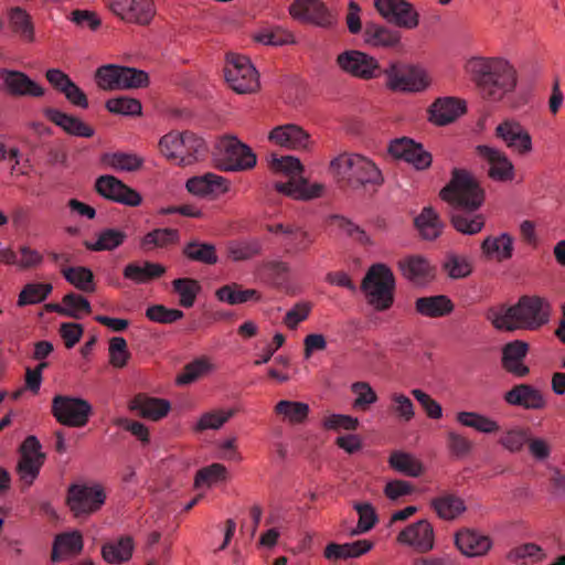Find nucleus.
Listing matches in <instances>:
<instances>
[{
    "instance_id": "a18cd8bd",
    "label": "nucleus",
    "mask_w": 565,
    "mask_h": 565,
    "mask_svg": "<svg viewBox=\"0 0 565 565\" xmlns=\"http://www.w3.org/2000/svg\"><path fill=\"white\" fill-rule=\"evenodd\" d=\"M441 268L451 279H462L472 273V264L468 256L447 252Z\"/></svg>"
},
{
    "instance_id": "a19ab883",
    "label": "nucleus",
    "mask_w": 565,
    "mask_h": 565,
    "mask_svg": "<svg viewBox=\"0 0 565 565\" xmlns=\"http://www.w3.org/2000/svg\"><path fill=\"white\" fill-rule=\"evenodd\" d=\"M103 164L115 171L134 172L139 170L143 164V159L136 153L128 152H106L102 156Z\"/></svg>"
},
{
    "instance_id": "bb28decb",
    "label": "nucleus",
    "mask_w": 565,
    "mask_h": 565,
    "mask_svg": "<svg viewBox=\"0 0 565 565\" xmlns=\"http://www.w3.org/2000/svg\"><path fill=\"white\" fill-rule=\"evenodd\" d=\"M504 401L512 406H520L530 411H539L546 405L541 391L529 384L514 385L504 394Z\"/></svg>"
},
{
    "instance_id": "c85d7f7f",
    "label": "nucleus",
    "mask_w": 565,
    "mask_h": 565,
    "mask_svg": "<svg viewBox=\"0 0 565 565\" xmlns=\"http://www.w3.org/2000/svg\"><path fill=\"white\" fill-rule=\"evenodd\" d=\"M455 544L468 557L482 556L487 554L492 545L489 536L469 529L457 532Z\"/></svg>"
},
{
    "instance_id": "5701e85b",
    "label": "nucleus",
    "mask_w": 565,
    "mask_h": 565,
    "mask_svg": "<svg viewBox=\"0 0 565 565\" xmlns=\"http://www.w3.org/2000/svg\"><path fill=\"white\" fill-rule=\"evenodd\" d=\"M290 14L298 20L309 22L321 28L333 25V15L319 0H296L290 6Z\"/></svg>"
},
{
    "instance_id": "f704fd0d",
    "label": "nucleus",
    "mask_w": 565,
    "mask_h": 565,
    "mask_svg": "<svg viewBox=\"0 0 565 565\" xmlns=\"http://www.w3.org/2000/svg\"><path fill=\"white\" fill-rule=\"evenodd\" d=\"M373 547L369 540H358L351 543H329L323 551V556L330 562L345 561L356 558L367 553Z\"/></svg>"
},
{
    "instance_id": "4c0bfd02",
    "label": "nucleus",
    "mask_w": 565,
    "mask_h": 565,
    "mask_svg": "<svg viewBox=\"0 0 565 565\" xmlns=\"http://www.w3.org/2000/svg\"><path fill=\"white\" fill-rule=\"evenodd\" d=\"M431 507L443 520H455L466 511L465 501L454 493H443L431 500Z\"/></svg>"
},
{
    "instance_id": "f257e3e1",
    "label": "nucleus",
    "mask_w": 565,
    "mask_h": 565,
    "mask_svg": "<svg viewBox=\"0 0 565 565\" xmlns=\"http://www.w3.org/2000/svg\"><path fill=\"white\" fill-rule=\"evenodd\" d=\"M440 198L450 206V222L457 232L465 235L481 232L486 218L477 211L484 201V191L470 172L455 168L450 181L440 191Z\"/></svg>"
},
{
    "instance_id": "49530a36",
    "label": "nucleus",
    "mask_w": 565,
    "mask_h": 565,
    "mask_svg": "<svg viewBox=\"0 0 565 565\" xmlns=\"http://www.w3.org/2000/svg\"><path fill=\"white\" fill-rule=\"evenodd\" d=\"M9 22L15 34L25 42L35 41L34 25L31 15L20 7L12 8L9 13Z\"/></svg>"
},
{
    "instance_id": "58836bf2",
    "label": "nucleus",
    "mask_w": 565,
    "mask_h": 565,
    "mask_svg": "<svg viewBox=\"0 0 565 565\" xmlns=\"http://www.w3.org/2000/svg\"><path fill=\"white\" fill-rule=\"evenodd\" d=\"M403 276L413 281L422 282L431 276V267L426 258L415 255L398 262Z\"/></svg>"
},
{
    "instance_id": "20e7f679",
    "label": "nucleus",
    "mask_w": 565,
    "mask_h": 565,
    "mask_svg": "<svg viewBox=\"0 0 565 565\" xmlns=\"http://www.w3.org/2000/svg\"><path fill=\"white\" fill-rule=\"evenodd\" d=\"M330 169L340 188L356 190L383 183L380 169L369 158L356 153H344L331 161Z\"/></svg>"
},
{
    "instance_id": "3c124183",
    "label": "nucleus",
    "mask_w": 565,
    "mask_h": 565,
    "mask_svg": "<svg viewBox=\"0 0 565 565\" xmlns=\"http://www.w3.org/2000/svg\"><path fill=\"white\" fill-rule=\"evenodd\" d=\"M127 234L117 228H106L99 232L97 241L84 242L87 249L93 252L114 250L119 247L126 239Z\"/></svg>"
},
{
    "instance_id": "dca6fc26",
    "label": "nucleus",
    "mask_w": 565,
    "mask_h": 565,
    "mask_svg": "<svg viewBox=\"0 0 565 565\" xmlns=\"http://www.w3.org/2000/svg\"><path fill=\"white\" fill-rule=\"evenodd\" d=\"M337 64L344 73L362 79L376 77L380 70L374 57L356 50H348L339 54Z\"/></svg>"
},
{
    "instance_id": "de8ad7c7",
    "label": "nucleus",
    "mask_w": 565,
    "mask_h": 565,
    "mask_svg": "<svg viewBox=\"0 0 565 565\" xmlns=\"http://www.w3.org/2000/svg\"><path fill=\"white\" fill-rule=\"evenodd\" d=\"M161 153L179 166H189L190 157L182 154V138L180 132L171 131L159 141Z\"/></svg>"
},
{
    "instance_id": "1a4fd4ad",
    "label": "nucleus",
    "mask_w": 565,
    "mask_h": 565,
    "mask_svg": "<svg viewBox=\"0 0 565 565\" xmlns=\"http://www.w3.org/2000/svg\"><path fill=\"white\" fill-rule=\"evenodd\" d=\"M224 76L233 90L250 94L258 89L259 78L248 57L231 53L226 57Z\"/></svg>"
},
{
    "instance_id": "f03ea898",
    "label": "nucleus",
    "mask_w": 565,
    "mask_h": 565,
    "mask_svg": "<svg viewBox=\"0 0 565 565\" xmlns=\"http://www.w3.org/2000/svg\"><path fill=\"white\" fill-rule=\"evenodd\" d=\"M550 303L539 296H522L513 306L502 305L487 311V319L500 331H536L550 321Z\"/></svg>"
},
{
    "instance_id": "09e8293b",
    "label": "nucleus",
    "mask_w": 565,
    "mask_h": 565,
    "mask_svg": "<svg viewBox=\"0 0 565 565\" xmlns=\"http://www.w3.org/2000/svg\"><path fill=\"white\" fill-rule=\"evenodd\" d=\"M390 466L408 477H419L424 472L423 463L413 455L404 451H393L388 459Z\"/></svg>"
},
{
    "instance_id": "f3484780",
    "label": "nucleus",
    "mask_w": 565,
    "mask_h": 565,
    "mask_svg": "<svg viewBox=\"0 0 565 565\" xmlns=\"http://www.w3.org/2000/svg\"><path fill=\"white\" fill-rule=\"evenodd\" d=\"M95 190L103 198L128 206H138L142 200L137 191L110 174L97 178Z\"/></svg>"
},
{
    "instance_id": "423d86ee",
    "label": "nucleus",
    "mask_w": 565,
    "mask_h": 565,
    "mask_svg": "<svg viewBox=\"0 0 565 565\" xmlns=\"http://www.w3.org/2000/svg\"><path fill=\"white\" fill-rule=\"evenodd\" d=\"M361 289L365 292L369 305L377 311H384L394 302L395 277L384 264H375L365 274Z\"/></svg>"
},
{
    "instance_id": "a878e982",
    "label": "nucleus",
    "mask_w": 565,
    "mask_h": 565,
    "mask_svg": "<svg viewBox=\"0 0 565 565\" xmlns=\"http://www.w3.org/2000/svg\"><path fill=\"white\" fill-rule=\"evenodd\" d=\"M466 113V103L456 97L437 98L429 107V120L438 126L455 121Z\"/></svg>"
},
{
    "instance_id": "6e6552de",
    "label": "nucleus",
    "mask_w": 565,
    "mask_h": 565,
    "mask_svg": "<svg viewBox=\"0 0 565 565\" xmlns=\"http://www.w3.org/2000/svg\"><path fill=\"white\" fill-rule=\"evenodd\" d=\"M96 81L103 89H131L148 85L149 77L143 71L108 64L96 71Z\"/></svg>"
},
{
    "instance_id": "e2e57ef3",
    "label": "nucleus",
    "mask_w": 565,
    "mask_h": 565,
    "mask_svg": "<svg viewBox=\"0 0 565 565\" xmlns=\"http://www.w3.org/2000/svg\"><path fill=\"white\" fill-rule=\"evenodd\" d=\"M351 392L356 396L353 407L358 411H367L377 401V395L372 386L364 381L354 382Z\"/></svg>"
},
{
    "instance_id": "2f4dec72",
    "label": "nucleus",
    "mask_w": 565,
    "mask_h": 565,
    "mask_svg": "<svg viewBox=\"0 0 565 565\" xmlns=\"http://www.w3.org/2000/svg\"><path fill=\"white\" fill-rule=\"evenodd\" d=\"M135 542L130 535H121L110 540L102 546L103 559L111 565H120L128 562L134 553Z\"/></svg>"
},
{
    "instance_id": "603ef678",
    "label": "nucleus",
    "mask_w": 565,
    "mask_h": 565,
    "mask_svg": "<svg viewBox=\"0 0 565 565\" xmlns=\"http://www.w3.org/2000/svg\"><path fill=\"white\" fill-rule=\"evenodd\" d=\"M216 297L220 301L228 305L245 303L253 299H258V292L255 289H243L238 284L225 285L216 290Z\"/></svg>"
},
{
    "instance_id": "6ab92c4d",
    "label": "nucleus",
    "mask_w": 565,
    "mask_h": 565,
    "mask_svg": "<svg viewBox=\"0 0 565 565\" xmlns=\"http://www.w3.org/2000/svg\"><path fill=\"white\" fill-rule=\"evenodd\" d=\"M495 137L512 151L524 156L532 151V137L518 121L504 120L495 128Z\"/></svg>"
},
{
    "instance_id": "052dcab7",
    "label": "nucleus",
    "mask_w": 565,
    "mask_h": 565,
    "mask_svg": "<svg viewBox=\"0 0 565 565\" xmlns=\"http://www.w3.org/2000/svg\"><path fill=\"white\" fill-rule=\"evenodd\" d=\"M235 414V409H214L204 413L196 425L194 426L195 431H203L206 429H218L221 428L231 417Z\"/></svg>"
},
{
    "instance_id": "e433bc0d",
    "label": "nucleus",
    "mask_w": 565,
    "mask_h": 565,
    "mask_svg": "<svg viewBox=\"0 0 565 565\" xmlns=\"http://www.w3.org/2000/svg\"><path fill=\"white\" fill-rule=\"evenodd\" d=\"M415 308L422 316L437 318L450 313L454 305L447 296L437 295L417 298Z\"/></svg>"
},
{
    "instance_id": "4d7b16f0",
    "label": "nucleus",
    "mask_w": 565,
    "mask_h": 565,
    "mask_svg": "<svg viewBox=\"0 0 565 565\" xmlns=\"http://www.w3.org/2000/svg\"><path fill=\"white\" fill-rule=\"evenodd\" d=\"M182 138V154L190 157L189 164L203 159L207 153V147L203 138L192 131L180 132Z\"/></svg>"
},
{
    "instance_id": "412c9836",
    "label": "nucleus",
    "mask_w": 565,
    "mask_h": 565,
    "mask_svg": "<svg viewBox=\"0 0 565 565\" xmlns=\"http://www.w3.org/2000/svg\"><path fill=\"white\" fill-rule=\"evenodd\" d=\"M478 154L489 164L488 175L499 182H510L514 179V166L508 156L493 147L478 146Z\"/></svg>"
},
{
    "instance_id": "4468645a",
    "label": "nucleus",
    "mask_w": 565,
    "mask_h": 565,
    "mask_svg": "<svg viewBox=\"0 0 565 565\" xmlns=\"http://www.w3.org/2000/svg\"><path fill=\"white\" fill-rule=\"evenodd\" d=\"M265 228L271 234L282 236L281 244L285 254L290 256L308 252L316 242L313 233L296 223H271L266 224Z\"/></svg>"
},
{
    "instance_id": "6e6d98bb",
    "label": "nucleus",
    "mask_w": 565,
    "mask_h": 565,
    "mask_svg": "<svg viewBox=\"0 0 565 565\" xmlns=\"http://www.w3.org/2000/svg\"><path fill=\"white\" fill-rule=\"evenodd\" d=\"M457 422L462 426L470 427L477 431L491 434L499 430V425L495 420L475 412H460L457 414Z\"/></svg>"
},
{
    "instance_id": "5fc2aeb1",
    "label": "nucleus",
    "mask_w": 565,
    "mask_h": 565,
    "mask_svg": "<svg viewBox=\"0 0 565 565\" xmlns=\"http://www.w3.org/2000/svg\"><path fill=\"white\" fill-rule=\"evenodd\" d=\"M83 550V537L79 532L64 533L56 536L51 558L62 561V552L79 553Z\"/></svg>"
},
{
    "instance_id": "0eeeda50",
    "label": "nucleus",
    "mask_w": 565,
    "mask_h": 565,
    "mask_svg": "<svg viewBox=\"0 0 565 565\" xmlns=\"http://www.w3.org/2000/svg\"><path fill=\"white\" fill-rule=\"evenodd\" d=\"M216 149V167L222 171H243L256 166L253 150L235 137H223Z\"/></svg>"
},
{
    "instance_id": "473e14b6",
    "label": "nucleus",
    "mask_w": 565,
    "mask_h": 565,
    "mask_svg": "<svg viewBox=\"0 0 565 565\" xmlns=\"http://www.w3.org/2000/svg\"><path fill=\"white\" fill-rule=\"evenodd\" d=\"M269 139L278 146L290 149L307 148L309 135L299 126L288 124L274 128L269 134Z\"/></svg>"
},
{
    "instance_id": "338daca9",
    "label": "nucleus",
    "mask_w": 565,
    "mask_h": 565,
    "mask_svg": "<svg viewBox=\"0 0 565 565\" xmlns=\"http://www.w3.org/2000/svg\"><path fill=\"white\" fill-rule=\"evenodd\" d=\"M106 108L113 114L125 116H135L141 114V104L138 99L131 97L110 98L106 103Z\"/></svg>"
},
{
    "instance_id": "72a5a7b5",
    "label": "nucleus",
    "mask_w": 565,
    "mask_h": 565,
    "mask_svg": "<svg viewBox=\"0 0 565 565\" xmlns=\"http://www.w3.org/2000/svg\"><path fill=\"white\" fill-rule=\"evenodd\" d=\"M129 408L143 418L159 420L169 413L170 403L166 399L138 394L130 401Z\"/></svg>"
},
{
    "instance_id": "c756f323",
    "label": "nucleus",
    "mask_w": 565,
    "mask_h": 565,
    "mask_svg": "<svg viewBox=\"0 0 565 565\" xmlns=\"http://www.w3.org/2000/svg\"><path fill=\"white\" fill-rule=\"evenodd\" d=\"M44 116L68 135L85 138H90L94 135V129L82 121L79 118L63 113L56 108H45Z\"/></svg>"
},
{
    "instance_id": "7ed1b4c3",
    "label": "nucleus",
    "mask_w": 565,
    "mask_h": 565,
    "mask_svg": "<svg viewBox=\"0 0 565 565\" xmlns=\"http://www.w3.org/2000/svg\"><path fill=\"white\" fill-rule=\"evenodd\" d=\"M465 71L487 100L499 102L516 86L515 70L503 58L471 57Z\"/></svg>"
},
{
    "instance_id": "ddd939ff",
    "label": "nucleus",
    "mask_w": 565,
    "mask_h": 565,
    "mask_svg": "<svg viewBox=\"0 0 565 565\" xmlns=\"http://www.w3.org/2000/svg\"><path fill=\"white\" fill-rule=\"evenodd\" d=\"M106 493L100 484H72L67 493V504L76 518L88 516L105 503Z\"/></svg>"
},
{
    "instance_id": "393cba45",
    "label": "nucleus",
    "mask_w": 565,
    "mask_h": 565,
    "mask_svg": "<svg viewBox=\"0 0 565 565\" xmlns=\"http://www.w3.org/2000/svg\"><path fill=\"white\" fill-rule=\"evenodd\" d=\"M529 352V344L522 340H514L507 343L502 348V366L503 369L518 376L524 377L529 374L530 369L523 363Z\"/></svg>"
},
{
    "instance_id": "a211bd4d",
    "label": "nucleus",
    "mask_w": 565,
    "mask_h": 565,
    "mask_svg": "<svg viewBox=\"0 0 565 565\" xmlns=\"http://www.w3.org/2000/svg\"><path fill=\"white\" fill-rule=\"evenodd\" d=\"M108 7L121 20L137 24H148L156 13L152 0H109Z\"/></svg>"
},
{
    "instance_id": "39448f33",
    "label": "nucleus",
    "mask_w": 565,
    "mask_h": 565,
    "mask_svg": "<svg viewBox=\"0 0 565 565\" xmlns=\"http://www.w3.org/2000/svg\"><path fill=\"white\" fill-rule=\"evenodd\" d=\"M268 163L274 172L282 173L288 178L286 182H275L274 188L277 192L297 200H310L322 194L323 186L321 184H309L302 178L303 168L297 158L273 153Z\"/></svg>"
},
{
    "instance_id": "b1692460",
    "label": "nucleus",
    "mask_w": 565,
    "mask_h": 565,
    "mask_svg": "<svg viewBox=\"0 0 565 565\" xmlns=\"http://www.w3.org/2000/svg\"><path fill=\"white\" fill-rule=\"evenodd\" d=\"M0 78L3 79L6 89L13 96L41 97L44 95V89L23 72L0 68Z\"/></svg>"
},
{
    "instance_id": "4be33fe9",
    "label": "nucleus",
    "mask_w": 565,
    "mask_h": 565,
    "mask_svg": "<svg viewBox=\"0 0 565 565\" xmlns=\"http://www.w3.org/2000/svg\"><path fill=\"white\" fill-rule=\"evenodd\" d=\"M388 151L393 157L412 163L417 170H424L431 164V154L420 143L406 137L392 141Z\"/></svg>"
},
{
    "instance_id": "13d9d810",
    "label": "nucleus",
    "mask_w": 565,
    "mask_h": 565,
    "mask_svg": "<svg viewBox=\"0 0 565 565\" xmlns=\"http://www.w3.org/2000/svg\"><path fill=\"white\" fill-rule=\"evenodd\" d=\"M53 287L51 284L30 282L26 284L21 290L18 298V306L24 307L28 305H36L44 301L52 292Z\"/></svg>"
},
{
    "instance_id": "aec40b11",
    "label": "nucleus",
    "mask_w": 565,
    "mask_h": 565,
    "mask_svg": "<svg viewBox=\"0 0 565 565\" xmlns=\"http://www.w3.org/2000/svg\"><path fill=\"white\" fill-rule=\"evenodd\" d=\"M397 541L418 553H427L434 548V527L427 520H419L399 532Z\"/></svg>"
},
{
    "instance_id": "864d4df0",
    "label": "nucleus",
    "mask_w": 565,
    "mask_h": 565,
    "mask_svg": "<svg viewBox=\"0 0 565 565\" xmlns=\"http://www.w3.org/2000/svg\"><path fill=\"white\" fill-rule=\"evenodd\" d=\"M62 274L78 290L84 292H93L95 290L94 275L89 268L83 266L63 267Z\"/></svg>"
},
{
    "instance_id": "8fccbe9b",
    "label": "nucleus",
    "mask_w": 565,
    "mask_h": 565,
    "mask_svg": "<svg viewBox=\"0 0 565 565\" xmlns=\"http://www.w3.org/2000/svg\"><path fill=\"white\" fill-rule=\"evenodd\" d=\"M179 232L174 228H157L147 233L140 242L141 249L149 252L153 248H163L177 243Z\"/></svg>"
},
{
    "instance_id": "69168bd1",
    "label": "nucleus",
    "mask_w": 565,
    "mask_h": 565,
    "mask_svg": "<svg viewBox=\"0 0 565 565\" xmlns=\"http://www.w3.org/2000/svg\"><path fill=\"white\" fill-rule=\"evenodd\" d=\"M544 553L535 543H525L512 548L507 557L511 562H521L523 564L534 563L542 559Z\"/></svg>"
},
{
    "instance_id": "680f3d73",
    "label": "nucleus",
    "mask_w": 565,
    "mask_h": 565,
    "mask_svg": "<svg viewBox=\"0 0 565 565\" xmlns=\"http://www.w3.org/2000/svg\"><path fill=\"white\" fill-rule=\"evenodd\" d=\"M183 254L192 260L209 265L217 262L215 247L212 244L191 242L184 247Z\"/></svg>"
},
{
    "instance_id": "9b49d317",
    "label": "nucleus",
    "mask_w": 565,
    "mask_h": 565,
    "mask_svg": "<svg viewBox=\"0 0 565 565\" xmlns=\"http://www.w3.org/2000/svg\"><path fill=\"white\" fill-rule=\"evenodd\" d=\"M90 414V404L81 397L55 395L52 399V415L64 426L83 427Z\"/></svg>"
},
{
    "instance_id": "ea45409f",
    "label": "nucleus",
    "mask_w": 565,
    "mask_h": 565,
    "mask_svg": "<svg viewBox=\"0 0 565 565\" xmlns=\"http://www.w3.org/2000/svg\"><path fill=\"white\" fill-rule=\"evenodd\" d=\"M414 222L420 236L427 241L436 239L441 234L444 227L437 212L430 206L424 207Z\"/></svg>"
},
{
    "instance_id": "cd10ccee",
    "label": "nucleus",
    "mask_w": 565,
    "mask_h": 565,
    "mask_svg": "<svg viewBox=\"0 0 565 565\" xmlns=\"http://www.w3.org/2000/svg\"><path fill=\"white\" fill-rule=\"evenodd\" d=\"M363 36L370 46L382 49H396L402 39L399 31L376 22L365 23Z\"/></svg>"
},
{
    "instance_id": "c9c22d12",
    "label": "nucleus",
    "mask_w": 565,
    "mask_h": 565,
    "mask_svg": "<svg viewBox=\"0 0 565 565\" xmlns=\"http://www.w3.org/2000/svg\"><path fill=\"white\" fill-rule=\"evenodd\" d=\"M166 273V267L158 263L149 260L139 263L132 262L125 266L122 275L126 279L135 284H147L151 280L158 279Z\"/></svg>"
},
{
    "instance_id": "f8f14e48",
    "label": "nucleus",
    "mask_w": 565,
    "mask_h": 565,
    "mask_svg": "<svg viewBox=\"0 0 565 565\" xmlns=\"http://www.w3.org/2000/svg\"><path fill=\"white\" fill-rule=\"evenodd\" d=\"M19 460L17 463V473L23 487L33 484L40 475V470L45 461V454L35 436H28L19 448Z\"/></svg>"
},
{
    "instance_id": "37998d69",
    "label": "nucleus",
    "mask_w": 565,
    "mask_h": 565,
    "mask_svg": "<svg viewBox=\"0 0 565 565\" xmlns=\"http://www.w3.org/2000/svg\"><path fill=\"white\" fill-rule=\"evenodd\" d=\"M482 252L488 257H495L498 260H504L512 257L513 238L503 233L500 236H488L481 244Z\"/></svg>"
},
{
    "instance_id": "bf43d9fd",
    "label": "nucleus",
    "mask_w": 565,
    "mask_h": 565,
    "mask_svg": "<svg viewBox=\"0 0 565 565\" xmlns=\"http://www.w3.org/2000/svg\"><path fill=\"white\" fill-rule=\"evenodd\" d=\"M173 290L180 296L179 303L184 308H191L201 290L198 280L192 278H178L172 281Z\"/></svg>"
},
{
    "instance_id": "7c9ffc66",
    "label": "nucleus",
    "mask_w": 565,
    "mask_h": 565,
    "mask_svg": "<svg viewBox=\"0 0 565 565\" xmlns=\"http://www.w3.org/2000/svg\"><path fill=\"white\" fill-rule=\"evenodd\" d=\"M186 189L190 193L199 196L217 195L228 190V182L221 175L207 172L190 178L186 181Z\"/></svg>"
},
{
    "instance_id": "2eb2a0df",
    "label": "nucleus",
    "mask_w": 565,
    "mask_h": 565,
    "mask_svg": "<svg viewBox=\"0 0 565 565\" xmlns=\"http://www.w3.org/2000/svg\"><path fill=\"white\" fill-rule=\"evenodd\" d=\"M377 12L388 23L406 30L415 29L419 23V14L406 0H374Z\"/></svg>"
},
{
    "instance_id": "c03bdc74",
    "label": "nucleus",
    "mask_w": 565,
    "mask_h": 565,
    "mask_svg": "<svg viewBox=\"0 0 565 565\" xmlns=\"http://www.w3.org/2000/svg\"><path fill=\"white\" fill-rule=\"evenodd\" d=\"M227 255L234 262L248 260L263 252V242L259 238L232 241L227 244Z\"/></svg>"
},
{
    "instance_id": "0e129e2a",
    "label": "nucleus",
    "mask_w": 565,
    "mask_h": 565,
    "mask_svg": "<svg viewBox=\"0 0 565 565\" xmlns=\"http://www.w3.org/2000/svg\"><path fill=\"white\" fill-rule=\"evenodd\" d=\"M530 430L522 427H513L507 430L498 440V443L511 452H519L529 441Z\"/></svg>"
},
{
    "instance_id": "79ce46f5",
    "label": "nucleus",
    "mask_w": 565,
    "mask_h": 565,
    "mask_svg": "<svg viewBox=\"0 0 565 565\" xmlns=\"http://www.w3.org/2000/svg\"><path fill=\"white\" fill-rule=\"evenodd\" d=\"M275 413L290 425H301L309 416V405L303 402L279 401L274 408Z\"/></svg>"
},
{
    "instance_id": "774afa93",
    "label": "nucleus",
    "mask_w": 565,
    "mask_h": 565,
    "mask_svg": "<svg viewBox=\"0 0 565 565\" xmlns=\"http://www.w3.org/2000/svg\"><path fill=\"white\" fill-rule=\"evenodd\" d=\"M391 411L401 420L408 423L415 416V406L412 399L402 393L391 395Z\"/></svg>"
},
{
    "instance_id": "9d476101",
    "label": "nucleus",
    "mask_w": 565,
    "mask_h": 565,
    "mask_svg": "<svg viewBox=\"0 0 565 565\" xmlns=\"http://www.w3.org/2000/svg\"><path fill=\"white\" fill-rule=\"evenodd\" d=\"M384 74L387 87L396 92H422L429 85L426 71L413 65L392 63Z\"/></svg>"
}]
</instances>
